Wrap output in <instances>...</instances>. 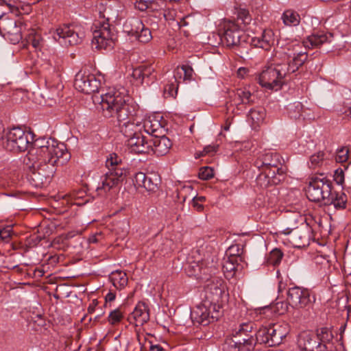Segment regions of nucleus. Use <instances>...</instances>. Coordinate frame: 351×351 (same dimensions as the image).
I'll list each match as a JSON object with an SVG mask.
<instances>
[{
  "mask_svg": "<svg viewBox=\"0 0 351 351\" xmlns=\"http://www.w3.org/2000/svg\"><path fill=\"white\" fill-rule=\"evenodd\" d=\"M70 158L66 145L55 138L44 139L36 143L27 155L29 182L36 188L47 186L56 172V167L63 165Z\"/></svg>",
  "mask_w": 351,
  "mask_h": 351,
  "instance_id": "nucleus-1",
  "label": "nucleus"
},
{
  "mask_svg": "<svg viewBox=\"0 0 351 351\" xmlns=\"http://www.w3.org/2000/svg\"><path fill=\"white\" fill-rule=\"evenodd\" d=\"M99 15V19L93 24L92 46L97 49H112L117 37L111 29V25L117 20L119 10L109 5L100 10Z\"/></svg>",
  "mask_w": 351,
  "mask_h": 351,
  "instance_id": "nucleus-2",
  "label": "nucleus"
},
{
  "mask_svg": "<svg viewBox=\"0 0 351 351\" xmlns=\"http://www.w3.org/2000/svg\"><path fill=\"white\" fill-rule=\"evenodd\" d=\"M99 106L103 116L115 122L117 119L123 121L136 105L130 101L129 96L113 89L101 95Z\"/></svg>",
  "mask_w": 351,
  "mask_h": 351,
  "instance_id": "nucleus-3",
  "label": "nucleus"
},
{
  "mask_svg": "<svg viewBox=\"0 0 351 351\" xmlns=\"http://www.w3.org/2000/svg\"><path fill=\"white\" fill-rule=\"evenodd\" d=\"M110 156L106 160V166L108 167V171L101 177V184L97 188L99 195H105L113 187L123 182L127 175V170L121 168L119 165L117 156L114 154Z\"/></svg>",
  "mask_w": 351,
  "mask_h": 351,
  "instance_id": "nucleus-4",
  "label": "nucleus"
},
{
  "mask_svg": "<svg viewBox=\"0 0 351 351\" xmlns=\"http://www.w3.org/2000/svg\"><path fill=\"white\" fill-rule=\"evenodd\" d=\"M204 287V299L207 304L213 305V308L221 309L223 298L227 295L226 293V285L223 280L217 276L206 278Z\"/></svg>",
  "mask_w": 351,
  "mask_h": 351,
  "instance_id": "nucleus-5",
  "label": "nucleus"
},
{
  "mask_svg": "<svg viewBox=\"0 0 351 351\" xmlns=\"http://www.w3.org/2000/svg\"><path fill=\"white\" fill-rule=\"evenodd\" d=\"M332 191V182L324 173L311 178L306 190V195L312 202H325Z\"/></svg>",
  "mask_w": 351,
  "mask_h": 351,
  "instance_id": "nucleus-6",
  "label": "nucleus"
},
{
  "mask_svg": "<svg viewBox=\"0 0 351 351\" xmlns=\"http://www.w3.org/2000/svg\"><path fill=\"white\" fill-rule=\"evenodd\" d=\"M286 71L282 63H276L260 73L258 83L266 89L277 90L285 83L284 80L287 76Z\"/></svg>",
  "mask_w": 351,
  "mask_h": 351,
  "instance_id": "nucleus-7",
  "label": "nucleus"
},
{
  "mask_svg": "<svg viewBox=\"0 0 351 351\" xmlns=\"http://www.w3.org/2000/svg\"><path fill=\"white\" fill-rule=\"evenodd\" d=\"M257 343L256 330L252 332L228 337L223 345V351H253Z\"/></svg>",
  "mask_w": 351,
  "mask_h": 351,
  "instance_id": "nucleus-8",
  "label": "nucleus"
},
{
  "mask_svg": "<svg viewBox=\"0 0 351 351\" xmlns=\"http://www.w3.org/2000/svg\"><path fill=\"white\" fill-rule=\"evenodd\" d=\"M29 145V134L20 127H14L5 135L3 146L5 149L13 152L27 150Z\"/></svg>",
  "mask_w": 351,
  "mask_h": 351,
  "instance_id": "nucleus-9",
  "label": "nucleus"
},
{
  "mask_svg": "<svg viewBox=\"0 0 351 351\" xmlns=\"http://www.w3.org/2000/svg\"><path fill=\"white\" fill-rule=\"evenodd\" d=\"M85 37L83 29L78 25H63L56 29L53 38L62 45H76L80 44Z\"/></svg>",
  "mask_w": 351,
  "mask_h": 351,
  "instance_id": "nucleus-10",
  "label": "nucleus"
},
{
  "mask_svg": "<svg viewBox=\"0 0 351 351\" xmlns=\"http://www.w3.org/2000/svg\"><path fill=\"white\" fill-rule=\"evenodd\" d=\"M220 309L213 308V305L207 304L205 301L197 305L191 313V317L193 322L203 326H207L210 323L217 321L220 317Z\"/></svg>",
  "mask_w": 351,
  "mask_h": 351,
  "instance_id": "nucleus-11",
  "label": "nucleus"
},
{
  "mask_svg": "<svg viewBox=\"0 0 351 351\" xmlns=\"http://www.w3.org/2000/svg\"><path fill=\"white\" fill-rule=\"evenodd\" d=\"M315 298L308 289L300 287L289 288L287 292V301L295 308H309Z\"/></svg>",
  "mask_w": 351,
  "mask_h": 351,
  "instance_id": "nucleus-12",
  "label": "nucleus"
},
{
  "mask_svg": "<svg viewBox=\"0 0 351 351\" xmlns=\"http://www.w3.org/2000/svg\"><path fill=\"white\" fill-rule=\"evenodd\" d=\"M209 259V257L206 258H199L189 262L186 268L188 276L202 280H206L208 276L211 275L212 272L216 270L213 259L212 258L211 261Z\"/></svg>",
  "mask_w": 351,
  "mask_h": 351,
  "instance_id": "nucleus-13",
  "label": "nucleus"
},
{
  "mask_svg": "<svg viewBox=\"0 0 351 351\" xmlns=\"http://www.w3.org/2000/svg\"><path fill=\"white\" fill-rule=\"evenodd\" d=\"M140 112L138 106H136L134 111L128 113V115L124 120L117 119L115 121L119 128L120 132L128 138L138 134L141 131V120L139 117Z\"/></svg>",
  "mask_w": 351,
  "mask_h": 351,
  "instance_id": "nucleus-14",
  "label": "nucleus"
},
{
  "mask_svg": "<svg viewBox=\"0 0 351 351\" xmlns=\"http://www.w3.org/2000/svg\"><path fill=\"white\" fill-rule=\"evenodd\" d=\"M280 156L276 152H267L261 154L255 160L254 165L258 169L274 171L278 174H285V167Z\"/></svg>",
  "mask_w": 351,
  "mask_h": 351,
  "instance_id": "nucleus-15",
  "label": "nucleus"
},
{
  "mask_svg": "<svg viewBox=\"0 0 351 351\" xmlns=\"http://www.w3.org/2000/svg\"><path fill=\"white\" fill-rule=\"evenodd\" d=\"M100 83L93 74L80 71L76 75L74 86L76 90L85 94H90L98 90Z\"/></svg>",
  "mask_w": 351,
  "mask_h": 351,
  "instance_id": "nucleus-16",
  "label": "nucleus"
},
{
  "mask_svg": "<svg viewBox=\"0 0 351 351\" xmlns=\"http://www.w3.org/2000/svg\"><path fill=\"white\" fill-rule=\"evenodd\" d=\"M219 36L221 43L227 47H234L241 44L244 33L236 23L229 22L225 26L224 32Z\"/></svg>",
  "mask_w": 351,
  "mask_h": 351,
  "instance_id": "nucleus-17",
  "label": "nucleus"
},
{
  "mask_svg": "<svg viewBox=\"0 0 351 351\" xmlns=\"http://www.w3.org/2000/svg\"><path fill=\"white\" fill-rule=\"evenodd\" d=\"M134 183L136 187H143L148 192L155 193L159 189L161 182L160 176L156 173L145 174L138 172L135 174Z\"/></svg>",
  "mask_w": 351,
  "mask_h": 351,
  "instance_id": "nucleus-18",
  "label": "nucleus"
},
{
  "mask_svg": "<svg viewBox=\"0 0 351 351\" xmlns=\"http://www.w3.org/2000/svg\"><path fill=\"white\" fill-rule=\"evenodd\" d=\"M132 76L141 84L149 85L156 80V72L152 65L143 64L134 69Z\"/></svg>",
  "mask_w": 351,
  "mask_h": 351,
  "instance_id": "nucleus-19",
  "label": "nucleus"
},
{
  "mask_svg": "<svg viewBox=\"0 0 351 351\" xmlns=\"http://www.w3.org/2000/svg\"><path fill=\"white\" fill-rule=\"evenodd\" d=\"M261 173L257 176L256 184L261 188H267L272 185L280 183L285 178L283 174H278L274 171L259 169Z\"/></svg>",
  "mask_w": 351,
  "mask_h": 351,
  "instance_id": "nucleus-20",
  "label": "nucleus"
},
{
  "mask_svg": "<svg viewBox=\"0 0 351 351\" xmlns=\"http://www.w3.org/2000/svg\"><path fill=\"white\" fill-rule=\"evenodd\" d=\"M149 319V308L143 302H139L128 317V321L135 326H143Z\"/></svg>",
  "mask_w": 351,
  "mask_h": 351,
  "instance_id": "nucleus-21",
  "label": "nucleus"
},
{
  "mask_svg": "<svg viewBox=\"0 0 351 351\" xmlns=\"http://www.w3.org/2000/svg\"><path fill=\"white\" fill-rule=\"evenodd\" d=\"M150 149L157 156H164L169 152L172 143L165 135L152 137L149 139Z\"/></svg>",
  "mask_w": 351,
  "mask_h": 351,
  "instance_id": "nucleus-22",
  "label": "nucleus"
},
{
  "mask_svg": "<svg viewBox=\"0 0 351 351\" xmlns=\"http://www.w3.org/2000/svg\"><path fill=\"white\" fill-rule=\"evenodd\" d=\"M308 59V54L306 52L300 51L294 53L291 59L290 54L288 55V60L286 63H282V67H285L286 73L289 75L298 70Z\"/></svg>",
  "mask_w": 351,
  "mask_h": 351,
  "instance_id": "nucleus-23",
  "label": "nucleus"
},
{
  "mask_svg": "<svg viewBox=\"0 0 351 351\" xmlns=\"http://www.w3.org/2000/svg\"><path fill=\"white\" fill-rule=\"evenodd\" d=\"M232 105L240 110L242 105H250L254 103L252 94L246 88H237L230 95Z\"/></svg>",
  "mask_w": 351,
  "mask_h": 351,
  "instance_id": "nucleus-24",
  "label": "nucleus"
},
{
  "mask_svg": "<svg viewBox=\"0 0 351 351\" xmlns=\"http://www.w3.org/2000/svg\"><path fill=\"white\" fill-rule=\"evenodd\" d=\"M3 36L10 40L13 44L18 43L22 38L21 29L16 25V21L8 20L1 29Z\"/></svg>",
  "mask_w": 351,
  "mask_h": 351,
  "instance_id": "nucleus-25",
  "label": "nucleus"
},
{
  "mask_svg": "<svg viewBox=\"0 0 351 351\" xmlns=\"http://www.w3.org/2000/svg\"><path fill=\"white\" fill-rule=\"evenodd\" d=\"M128 145H130L136 153H148L150 150V143L149 139L146 140L145 137L143 136L141 132H138L136 135L128 139Z\"/></svg>",
  "mask_w": 351,
  "mask_h": 351,
  "instance_id": "nucleus-26",
  "label": "nucleus"
},
{
  "mask_svg": "<svg viewBox=\"0 0 351 351\" xmlns=\"http://www.w3.org/2000/svg\"><path fill=\"white\" fill-rule=\"evenodd\" d=\"M275 43L274 33L271 29L263 30L261 37H254L251 39V45L268 50Z\"/></svg>",
  "mask_w": 351,
  "mask_h": 351,
  "instance_id": "nucleus-27",
  "label": "nucleus"
},
{
  "mask_svg": "<svg viewBox=\"0 0 351 351\" xmlns=\"http://www.w3.org/2000/svg\"><path fill=\"white\" fill-rule=\"evenodd\" d=\"M332 34L330 33H324L318 32L308 36L304 41L306 47H318L325 43H330Z\"/></svg>",
  "mask_w": 351,
  "mask_h": 351,
  "instance_id": "nucleus-28",
  "label": "nucleus"
},
{
  "mask_svg": "<svg viewBox=\"0 0 351 351\" xmlns=\"http://www.w3.org/2000/svg\"><path fill=\"white\" fill-rule=\"evenodd\" d=\"M144 130L147 134L155 137L159 136L163 131L162 127L158 120L149 117L141 120V131Z\"/></svg>",
  "mask_w": 351,
  "mask_h": 351,
  "instance_id": "nucleus-29",
  "label": "nucleus"
},
{
  "mask_svg": "<svg viewBox=\"0 0 351 351\" xmlns=\"http://www.w3.org/2000/svg\"><path fill=\"white\" fill-rule=\"evenodd\" d=\"M269 330L271 332V334H269L271 336L269 340L270 347L279 345L287 334L286 328L278 324L269 325Z\"/></svg>",
  "mask_w": 351,
  "mask_h": 351,
  "instance_id": "nucleus-30",
  "label": "nucleus"
},
{
  "mask_svg": "<svg viewBox=\"0 0 351 351\" xmlns=\"http://www.w3.org/2000/svg\"><path fill=\"white\" fill-rule=\"evenodd\" d=\"M243 262V258L235 256L227 257V258L224 259L223 263L224 273L226 274L228 277H233L237 271L242 269L243 265L241 263Z\"/></svg>",
  "mask_w": 351,
  "mask_h": 351,
  "instance_id": "nucleus-31",
  "label": "nucleus"
},
{
  "mask_svg": "<svg viewBox=\"0 0 351 351\" xmlns=\"http://www.w3.org/2000/svg\"><path fill=\"white\" fill-rule=\"evenodd\" d=\"M132 25L137 29V32L134 36L139 42L146 43L152 40V36L150 29L146 27L140 19H134Z\"/></svg>",
  "mask_w": 351,
  "mask_h": 351,
  "instance_id": "nucleus-32",
  "label": "nucleus"
},
{
  "mask_svg": "<svg viewBox=\"0 0 351 351\" xmlns=\"http://www.w3.org/2000/svg\"><path fill=\"white\" fill-rule=\"evenodd\" d=\"M347 196L344 193H332L324 202L326 205H333L336 209H344L346 207Z\"/></svg>",
  "mask_w": 351,
  "mask_h": 351,
  "instance_id": "nucleus-33",
  "label": "nucleus"
},
{
  "mask_svg": "<svg viewBox=\"0 0 351 351\" xmlns=\"http://www.w3.org/2000/svg\"><path fill=\"white\" fill-rule=\"evenodd\" d=\"M316 343L317 342L308 333L301 334L298 340L300 351H313Z\"/></svg>",
  "mask_w": 351,
  "mask_h": 351,
  "instance_id": "nucleus-34",
  "label": "nucleus"
},
{
  "mask_svg": "<svg viewBox=\"0 0 351 351\" xmlns=\"http://www.w3.org/2000/svg\"><path fill=\"white\" fill-rule=\"evenodd\" d=\"M114 287L117 289H123L128 285V278L127 274L122 271H116L111 274L110 276Z\"/></svg>",
  "mask_w": 351,
  "mask_h": 351,
  "instance_id": "nucleus-35",
  "label": "nucleus"
},
{
  "mask_svg": "<svg viewBox=\"0 0 351 351\" xmlns=\"http://www.w3.org/2000/svg\"><path fill=\"white\" fill-rule=\"evenodd\" d=\"M256 329V325L253 322H242L236 326L232 330L230 335H238L243 333H249Z\"/></svg>",
  "mask_w": 351,
  "mask_h": 351,
  "instance_id": "nucleus-36",
  "label": "nucleus"
},
{
  "mask_svg": "<svg viewBox=\"0 0 351 351\" xmlns=\"http://www.w3.org/2000/svg\"><path fill=\"white\" fill-rule=\"evenodd\" d=\"M282 19L285 25L296 26L300 22V15L293 10H286L282 16Z\"/></svg>",
  "mask_w": 351,
  "mask_h": 351,
  "instance_id": "nucleus-37",
  "label": "nucleus"
},
{
  "mask_svg": "<svg viewBox=\"0 0 351 351\" xmlns=\"http://www.w3.org/2000/svg\"><path fill=\"white\" fill-rule=\"evenodd\" d=\"M265 110L263 108L260 107L252 109L249 112L248 117L251 119L252 123L256 126L259 125L263 123L265 117Z\"/></svg>",
  "mask_w": 351,
  "mask_h": 351,
  "instance_id": "nucleus-38",
  "label": "nucleus"
},
{
  "mask_svg": "<svg viewBox=\"0 0 351 351\" xmlns=\"http://www.w3.org/2000/svg\"><path fill=\"white\" fill-rule=\"evenodd\" d=\"M291 239L295 246L300 247L305 245L307 239V232L301 230L295 229L289 232Z\"/></svg>",
  "mask_w": 351,
  "mask_h": 351,
  "instance_id": "nucleus-39",
  "label": "nucleus"
},
{
  "mask_svg": "<svg viewBox=\"0 0 351 351\" xmlns=\"http://www.w3.org/2000/svg\"><path fill=\"white\" fill-rule=\"evenodd\" d=\"M271 334L269 330V325L268 326H263L258 330H256V335L257 338V343H265L269 346V340Z\"/></svg>",
  "mask_w": 351,
  "mask_h": 351,
  "instance_id": "nucleus-40",
  "label": "nucleus"
},
{
  "mask_svg": "<svg viewBox=\"0 0 351 351\" xmlns=\"http://www.w3.org/2000/svg\"><path fill=\"white\" fill-rule=\"evenodd\" d=\"M326 159V153L323 151H319L318 152L312 155L310 158V167L316 168L320 167L324 163V161Z\"/></svg>",
  "mask_w": 351,
  "mask_h": 351,
  "instance_id": "nucleus-41",
  "label": "nucleus"
},
{
  "mask_svg": "<svg viewBox=\"0 0 351 351\" xmlns=\"http://www.w3.org/2000/svg\"><path fill=\"white\" fill-rule=\"evenodd\" d=\"M283 257V253L279 249L273 250L267 258V263L271 265H278L281 262Z\"/></svg>",
  "mask_w": 351,
  "mask_h": 351,
  "instance_id": "nucleus-42",
  "label": "nucleus"
},
{
  "mask_svg": "<svg viewBox=\"0 0 351 351\" xmlns=\"http://www.w3.org/2000/svg\"><path fill=\"white\" fill-rule=\"evenodd\" d=\"M318 339L323 343H329L333 339V335L330 330L327 327H322L317 330Z\"/></svg>",
  "mask_w": 351,
  "mask_h": 351,
  "instance_id": "nucleus-43",
  "label": "nucleus"
},
{
  "mask_svg": "<svg viewBox=\"0 0 351 351\" xmlns=\"http://www.w3.org/2000/svg\"><path fill=\"white\" fill-rule=\"evenodd\" d=\"M182 73H184V80H191L193 78V70L191 66L189 65L178 66L176 70L175 77L178 75L181 77Z\"/></svg>",
  "mask_w": 351,
  "mask_h": 351,
  "instance_id": "nucleus-44",
  "label": "nucleus"
},
{
  "mask_svg": "<svg viewBox=\"0 0 351 351\" xmlns=\"http://www.w3.org/2000/svg\"><path fill=\"white\" fill-rule=\"evenodd\" d=\"M302 106L300 102L289 105L288 110L291 118L297 119L302 115L301 110Z\"/></svg>",
  "mask_w": 351,
  "mask_h": 351,
  "instance_id": "nucleus-45",
  "label": "nucleus"
},
{
  "mask_svg": "<svg viewBox=\"0 0 351 351\" xmlns=\"http://www.w3.org/2000/svg\"><path fill=\"white\" fill-rule=\"evenodd\" d=\"M73 199V204L77 206L84 205L88 202V199L86 196V193L84 191H79L74 192L72 195Z\"/></svg>",
  "mask_w": 351,
  "mask_h": 351,
  "instance_id": "nucleus-46",
  "label": "nucleus"
},
{
  "mask_svg": "<svg viewBox=\"0 0 351 351\" xmlns=\"http://www.w3.org/2000/svg\"><path fill=\"white\" fill-rule=\"evenodd\" d=\"M350 149L347 147H343L337 150L336 155V161L337 162H345L349 160Z\"/></svg>",
  "mask_w": 351,
  "mask_h": 351,
  "instance_id": "nucleus-47",
  "label": "nucleus"
},
{
  "mask_svg": "<svg viewBox=\"0 0 351 351\" xmlns=\"http://www.w3.org/2000/svg\"><path fill=\"white\" fill-rule=\"evenodd\" d=\"M289 302L279 301L276 302L273 306L272 308L274 311L278 315H283L287 312L289 308Z\"/></svg>",
  "mask_w": 351,
  "mask_h": 351,
  "instance_id": "nucleus-48",
  "label": "nucleus"
},
{
  "mask_svg": "<svg viewBox=\"0 0 351 351\" xmlns=\"http://www.w3.org/2000/svg\"><path fill=\"white\" fill-rule=\"evenodd\" d=\"M243 251V249L242 247H240L239 245H232L228 249L226 252V256L228 258H231V256L243 258L241 256Z\"/></svg>",
  "mask_w": 351,
  "mask_h": 351,
  "instance_id": "nucleus-49",
  "label": "nucleus"
},
{
  "mask_svg": "<svg viewBox=\"0 0 351 351\" xmlns=\"http://www.w3.org/2000/svg\"><path fill=\"white\" fill-rule=\"evenodd\" d=\"M13 228L11 226H7L0 230V239L5 243H8L12 236Z\"/></svg>",
  "mask_w": 351,
  "mask_h": 351,
  "instance_id": "nucleus-50",
  "label": "nucleus"
},
{
  "mask_svg": "<svg viewBox=\"0 0 351 351\" xmlns=\"http://www.w3.org/2000/svg\"><path fill=\"white\" fill-rule=\"evenodd\" d=\"M122 318V313L117 308L110 312L108 316V322L110 324L114 325L119 323Z\"/></svg>",
  "mask_w": 351,
  "mask_h": 351,
  "instance_id": "nucleus-51",
  "label": "nucleus"
},
{
  "mask_svg": "<svg viewBox=\"0 0 351 351\" xmlns=\"http://www.w3.org/2000/svg\"><path fill=\"white\" fill-rule=\"evenodd\" d=\"M214 176L213 170L209 167H204L199 169V178L203 180H207Z\"/></svg>",
  "mask_w": 351,
  "mask_h": 351,
  "instance_id": "nucleus-52",
  "label": "nucleus"
},
{
  "mask_svg": "<svg viewBox=\"0 0 351 351\" xmlns=\"http://www.w3.org/2000/svg\"><path fill=\"white\" fill-rule=\"evenodd\" d=\"M135 8L140 11L148 10V8H154L150 0H136Z\"/></svg>",
  "mask_w": 351,
  "mask_h": 351,
  "instance_id": "nucleus-53",
  "label": "nucleus"
},
{
  "mask_svg": "<svg viewBox=\"0 0 351 351\" xmlns=\"http://www.w3.org/2000/svg\"><path fill=\"white\" fill-rule=\"evenodd\" d=\"M134 19H135L127 21L123 25V31L124 32L127 33L128 36H134V34L137 32V29L133 25H132Z\"/></svg>",
  "mask_w": 351,
  "mask_h": 351,
  "instance_id": "nucleus-54",
  "label": "nucleus"
},
{
  "mask_svg": "<svg viewBox=\"0 0 351 351\" xmlns=\"http://www.w3.org/2000/svg\"><path fill=\"white\" fill-rule=\"evenodd\" d=\"M164 94L165 97H175L177 95V88H175L174 84H167L164 89Z\"/></svg>",
  "mask_w": 351,
  "mask_h": 351,
  "instance_id": "nucleus-55",
  "label": "nucleus"
},
{
  "mask_svg": "<svg viewBox=\"0 0 351 351\" xmlns=\"http://www.w3.org/2000/svg\"><path fill=\"white\" fill-rule=\"evenodd\" d=\"M27 43L32 45L34 48L37 49L40 47V38L38 35L31 34L28 37Z\"/></svg>",
  "mask_w": 351,
  "mask_h": 351,
  "instance_id": "nucleus-56",
  "label": "nucleus"
},
{
  "mask_svg": "<svg viewBox=\"0 0 351 351\" xmlns=\"http://www.w3.org/2000/svg\"><path fill=\"white\" fill-rule=\"evenodd\" d=\"M334 180L338 184H342L344 182V173L341 169H337L335 171Z\"/></svg>",
  "mask_w": 351,
  "mask_h": 351,
  "instance_id": "nucleus-57",
  "label": "nucleus"
},
{
  "mask_svg": "<svg viewBox=\"0 0 351 351\" xmlns=\"http://www.w3.org/2000/svg\"><path fill=\"white\" fill-rule=\"evenodd\" d=\"M150 3H152V4H153V8H148V11H150V12L158 11L159 10L162 9L164 7V3L161 1L150 0Z\"/></svg>",
  "mask_w": 351,
  "mask_h": 351,
  "instance_id": "nucleus-58",
  "label": "nucleus"
},
{
  "mask_svg": "<svg viewBox=\"0 0 351 351\" xmlns=\"http://www.w3.org/2000/svg\"><path fill=\"white\" fill-rule=\"evenodd\" d=\"M218 145H209L206 146L204 149L203 152L207 155V154H213L215 153L218 149Z\"/></svg>",
  "mask_w": 351,
  "mask_h": 351,
  "instance_id": "nucleus-59",
  "label": "nucleus"
},
{
  "mask_svg": "<svg viewBox=\"0 0 351 351\" xmlns=\"http://www.w3.org/2000/svg\"><path fill=\"white\" fill-rule=\"evenodd\" d=\"M192 206L196 209L198 212H202L204 209L203 204H200L199 202L192 199Z\"/></svg>",
  "mask_w": 351,
  "mask_h": 351,
  "instance_id": "nucleus-60",
  "label": "nucleus"
},
{
  "mask_svg": "<svg viewBox=\"0 0 351 351\" xmlns=\"http://www.w3.org/2000/svg\"><path fill=\"white\" fill-rule=\"evenodd\" d=\"M116 294L110 291L105 298L106 302H112L115 300Z\"/></svg>",
  "mask_w": 351,
  "mask_h": 351,
  "instance_id": "nucleus-61",
  "label": "nucleus"
},
{
  "mask_svg": "<svg viewBox=\"0 0 351 351\" xmlns=\"http://www.w3.org/2000/svg\"><path fill=\"white\" fill-rule=\"evenodd\" d=\"M97 305V301L96 300H93L88 308V312L89 313H93L95 311V307Z\"/></svg>",
  "mask_w": 351,
  "mask_h": 351,
  "instance_id": "nucleus-62",
  "label": "nucleus"
},
{
  "mask_svg": "<svg viewBox=\"0 0 351 351\" xmlns=\"http://www.w3.org/2000/svg\"><path fill=\"white\" fill-rule=\"evenodd\" d=\"M247 72V69H245L244 67H241V68H239L238 69L237 74L241 77H243Z\"/></svg>",
  "mask_w": 351,
  "mask_h": 351,
  "instance_id": "nucleus-63",
  "label": "nucleus"
},
{
  "mask_svg": "<svg viewBox=\"0 0 351 351\" xmlns=\"http://www.w3.org/2000/svg\"><path fill=\"white\" fill-rule=\"evenodd\" d=\"M150 351H162V348L159 345H151L149 348Z\"/></svg>",
  "mask_w": 351,
  "mask_h": 351,
  "instance_id": "nucleus-64",
  "label": "nucleus"
}]
</instances>
